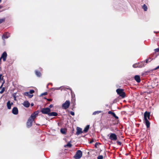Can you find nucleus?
<instances>
[{
  "instance_id": "f257e3e1",
  "label": "nucleus",
  "mask_w": 159,
  "mask_h": 159,
  "mask_svg": "<svg viewBox=\"0 0 159 159\" xmlns=\"http://www.w3.org/2000/svg\"><path fill=\"white\" fill-rule=\"evenodd\" d=\"M39 112L38 111H35L32 113L30 117L28 119L27 122V126L28 128L31 127L32 125V123L34 120V119L38 115Z\"/></svg>"
},
{
  "instance_id": "f03ea898",
  "label": "nucleus",
  "mask_w": 159,
  "mask_h": 159,
  "mask_svg": "<svg viewBox=\"0 0 159 159\" xmlns=\"http://www.w3.org/2000/svg\"><path fill=\"white\" fill-rule=\"evenodd\" d=\"M116 92L117 94L122 98L125 97V94L124 92V90L121 89H116Z\"/></svg>"
},
{
  "instance_id": "7ed1b4c3",
  "label": "nucleus",
  "mask_w": 159,
  "mask_h": 159,
  "mask_svg": "<svg viewBox=\"0 0 159 159\" xmlns=\"http://www.w3.org/2000/svg\"><path fill=\"white\" fill-rule=\"evenodd\" d=\"M50 111V109L48 107L42 108L41 110V111L42 114H47L48 116L49 115Z\"/></svg>"
},
{
  "instance_id": "20e7f679",
  "label": "nucleus",
  "mask_w": 159,
  "mask_h": 159,
  "mask_svg": "<svg viewBox=\"0 0 159 159\" xmlns=\"http://www.w3.org/2000/svg\"><path fill=\"white\" fill-rule=\"evenodd\" d=\"M108 136L109 139L112 141H116L117 139V135L114 133H110Z\"/></svg>"
},
{
  "instance_id": "39448f33",
  "label": "nucleus",
  "mask_w": 159,
  "mask_h": 159,
  "mask_svg": "<svg viewBox=\"0 0 159 159\" xmlns=\"http://www.w3.org/2000/svg\"><path fill=\"white\" fill-rule=\"evenodd\" d=\"M34 92L33 90H31L29 92H26L24 93V95L28 96L29 98H31L33 96V93Z\"/></svg>"
},
{
  "instance_id": "423d86ee",
  "label": "nucleus",
  "mask_w": 159,
  "mask_h": 159,
  "mask_svg": "<svg viewBox=\"0 0 159 159\" xmlns=\"http://www.w3.org/2000/svg\"><path fill=\"white\" fill-rule=\"evenodd\" d=\"M82 155V152L80 150H78L76 152V154L74 156V158L75 159H79L81 157Z\"/></svg>"
},
{
  "instance_id": "0eeeda50",
  "label": "nucleus",
  "mask_w": 159,
  "mask_h": 159,
  "mask_svg": "<svg viewBox=\"0 0 159 159\" xmlns=\"http://www.w3.org/2000/svg\"><path fill=\"white\" fill-rule=\"evenodd\" d=\"M70 105V101L68 100H66L64 103L62 104V107L63 109H66L69 107Z\"/></svg>"
},
{
  "instance_id": "6e6552de",
  "label": "nucleus",
  "mask_w": 159,
  "mask_h": 159,
  "mask_svg": "<svg viewBox=\"0 0 159 159\" xmlns=\"http://www.w3.org/2000/svg\"><path fill=\"white\" fill-rule=\"evenodd\" d=\"M10 37V34L8 32L5 33L2 36V38L3 40L5 39H7Z\"/></svg>"
},
{
  "instance_id": "1a4fd4ad",
  "label": "nucleus",
  "mask_w": 159,
  "mask_h": 159,
  "mask_svg": "<svg viewBox=\"0 0 159 159\" xmlns=\"http://www.w3.org/2000/svg\"><path fill=\"white\" fill-rule=\"evenodd\" d=\"M7 56V52H4L2 54L1 57V58L4 61H6Z\"/></svg>"
},
{
  "instance_id": "9d476101",
  "label": "nucleus",
  "mask_w": 159,
  "mask_h": 159,
  "mask_svg": "<svg viewBox=\"0 0 159 159\" xmlns=\"http://www.w3.org/2000/svg\"><path fill=\"white\" fill-rule=\"evenodd\" d=\"M150 113L149 112H148L147 111H146L144 113V119H148H148L150 118Z\"/></svg>"
},
{
  "instance_id": "9b49d317",
  "label": "nucleus",
  "mask_w": 159,
  "mask_h": 159,
  "mask_svg": "<svg viewBox=\"0 0 159 159\" xmlns=\"http://www.w3.org/2000/svg\"><path fill=\"white\" fill-rule=\"evenodd\" d=\"M77 131L76 132V134L79 135L80 134L82 133L83 132L82 131V129L81 128L77 127Z\"/></svg>"
},
{
  "instance_id": "f8f14e48",
  "label": "nucleus",
  "mask_w": 159,
  "mask_h": 159,
  "mask_svg": "<svg viewBox=\"0 0 159 159\" xmlns=\"http://www.w3.org/2000/svg\"><path fill=\"white\" fill-rule=\"evenodd\" d=\"M18 109L16 107H14L12 110V113L14 115H17L18 114Z\"/></svg>"
},
{
  "instance_id": "ddd939ff",
  "label": "nucleus",
  "mask_w": 159,
  "mask_h": 159,
  "mask_svg": "<svg viewBox=\"0 0 159 159\" xmlns=\"http://www.w3.org/2000/svg\"><path fill=\"white\" fill-rule=\"evenodd\" d=\"M134 78L136 81L138 83H139L140 82L141 80L139 76L136 75L135 76Z\"/></svg>"
},
{
  "instance_id": "4468645a",
  "label": "nucleus",
  "mask_w": 159,
  "mask_h": 159,
  "mask_svg": "<svg viewBox=\"0 0 159 159\" xmlns=\"http://www.w3.org/2000/svg\"><path fill=\"white\" fill-rule=\"evenodd\" d=\"M23 105L26 107H28L30 106V103L28 101H26L23 102Z\"/></svg>"
},
{
  "instance_id": "2eb2a0df",
  "label": "nucleus",
  "mask_w": 159,
  "mask_h": 159,
  "mask_svg": "<svg viewBox=\"0 0 159 159\" xmlns=\"http://www.w3.org/2000/svg\"><path fill=\"white\" fill-rule=\"evenodd\" d=\"M145 124L147 128H149L150 126V123L148 120V119H144Z\"/></svg>"
},
{
  "instance_id": "dca6fc26",
  "label": "nucleus",
  "mask_w": 159,
  "mask_h": 159,
  "mask_svg": "<svg viewBox=\"0 0 159 159\" xmlns=\"http://www.w3.org/2000/svg\"><path fill=\"white\" fill-rule=\"evenodd\" d=\"M108 114L112 115V116L113 117H114L116 119H118V117L117 116H116V115L115 114L114 112L110 111L108 112Z\"/></svg>"
},
{
  "instance_id": "f3484780",
  "label": "nucleus",
  "mask_w": 159,
  "mask_h": 159,
  "mask_svg": "<svg viewBox=\"0 0 159 159\" xmlns=\"http://www.w3.org/2000/svg\"><path fill=\"white\" fill-rule=\"evenodd\" d=\"M57 113L56 112H50L49 113V116H57Z\"/></svg>"
},
{
  "instance_id": "a211bd4d",
  "label": "nucleus",
  "mask_w": 159,
  "mask_h": 159,
  "mask_svg": "<svg viewBox=\"0 0 159 159\" xmlns=\"http://www.w3.org/2000/svg\"><path fill=\"white\" fill-rule=\"evenodd\" d=\"M144 62H140L138 63L139 68H141L144 66Z\"/></svg>"
},
{
  "instance_id": "6ab92c4d",
  "label": "nucleus",
  "mask_w": 159,
  "mask_h": 159,
  "mask_svg": "<svg viewBox=\"0 0 159 159\" xmlns=\"http://www.w3.org/2000/svg\"><path fill=\"white\" fill-rule=\"evenodd\" d=\"M13 104V103L11 102L10 103V101H8L7 103V108L8 109H10L11 108V105Z\"/></svg>"
},
{
  "instance_id": "aec40b11",
  "label": "nucleus",
  "mask_w": 159,
  "mask_h": 159,
  "mask_svg": "<svg viewBox=\"0 0 159 159\" xmlns=\"http://www.w3.org/2000/svg\"><path fill=\"white\" fill-rule=\"evenodd\" d=\"M89 128V125H87L84 128L83 132L84 133H86L88 132Z\"/></svg>"
},
{
  "instance_id": "412c9836",
  "label": "nucleus",
  "mask_w": 159,
  "mask_h": 159,
  "mask_svg": "<svg viewBox=\"0 0 159 159\" xmlns=\"http://www.w3.org/2000/svg\"><path fill=\"white\" fill-rule=\"evenodd\" d=\"M35 74L38 77H40L41 76V73L40 72L37 70H35Z\"/></svg>"
},
{
  "instance_id": "4be33fe9",
  "label": "nucleus",
  "mask_w": 159,
  "mask_h": 159,
  "mask_svg": "<svg viewBox=\"0 0 159 159\" xmlns=\"http://www.w3.org/2000/svg\"><path fill=\"white\" fill-rule=\"evenodd\" d=\"M3 76H2V74H0V80L1 81H3V84L5 83V80H3Z\"/></svg>"
},
{
  "instance_id": "5701e85b",
  "label": "nucleus",
  "mask_w": 159,
  "mask_h": 159,
  "mask_svg": "<svg viewBox=\"0 0 159 159\" xmlns=\"http://www.w3.org/2000/svg\"><path fill=\"white\" fill-rule=\"evenodd\" d=\"M71 146V144L70 143H68L67 144L65 145L64 146L65 148H70Z\"/></svg>"
},
{
  "instance_id": "b1692460",
  "label": "nucleus",
  "mask_w": 159,
  "mask_h": 159,
  "mask_svg": "<svg viewBox=\"0 0 159 159\" xmlns=\"http://www.w3.org/2000/svg\"><path fill=\"white\" fill-rule=\"evenodd\" d=\"M144 9V11H147L148 9L147 7L145 4H144L142 7Z\"/></svg>"
},
{
  "instance_id": "393cba45",
  "label": "nucleus",
  "mask_w": 159,
  "mask_h": 159,
  "mask_svg": "<svg viewBox=\"0 0 159 159\" xmlns=\"http://www.w3.org/2000/svg\"><path fill=\"white\" fill-rule=\"evenodd\" d=\"M60 132L62 134H65L66 133L65 130L64 129H60Z\"/></svg>"
},
{
  "instance_id": "a878e982",
  "label": "nucleus",
  "mask_w": 159,
  "mask_h": 159,
  "mask_svg": "<svg viewBox=\"0 0 159 159\" xmlns=\"http://www.w3.org/2000/svg\"><path fill=\"white\" fill-rule=\"evenodd\" d=\"M101 111H95L94 112H93V115H96L97 114H98L101 113Z\"/></svg>"
},
{
  "instance_id": "bb28decb",
  "label": "nucleus",
  "mask_w": 159,
  "mask_h": 159,
  "mask_svg": "<svg viewBox=\"0 0 159 159\" xmlns=\"http://www.w3.org/2000/svg\"><path fill=\"white\" fill-rule=\"evenodd\" d=\"M100 145V144L99 143H96L95 144V147L96 148H98V146H99V145Z\"/></svg>"
},
{
  "instance_id": "cd10ccee",
  "label": "nucleus",
  "mask_w": 159,
  "mask_h": 159,
  "mask_svg": "<svg viewBox=\"0 0 159 159\" xmlns=\"http://www.w3.org/2000/svg\"><path fill=\"white\" fill-rule=\"evenodd\" d=\"M103 155H99L97 157V159H103Z\"/></svg>"
},
{
  "instance_id": "c85d7f7f",
  "label": "nucleus",
  "mask_w": 159,
  "mask_h": 159,
  "mask_svg": "<svg viewBox=\"0 0 159 159\" xmlns=\"http://www.w3.org/2000/svg\"><path fill=\"white\" fill-rule=\"evenodd\" d=\"M5 18H3L2 19H0V24L2 23L3 22H4L5 20Z\"/></svg>"
},
{
  "instance_id": "c756f323",
  "label": "nucleus",
  "mask_w": 159,
  "mask_h": 159,
  "mask_svg": "<svg viewBox=\"0 0 159 159\" xmlns=\"http://www.w3.org/2000/svg\"><path fill=\"white\" fill-rule=\"evenodd\" d=\"M133 66L134 68L139 67V66L138 64H135L133 65Z\"/></svg>"
},
{
  "instance_id": "7c9ffc66",
  "label": "nucleus",
  "mask_w": 159,
  "mask_h": 159,
  "mask_svg": "<svg viewBox=\"0 0 159 159\" xmlns=\"http://www.w3.org/2000/svg\"><path fill=\"white\" fill-rule=\"evenodd\" d=\"M151 60V59L150 58H149L148 59H146V62L147 63L148 61L150 62Z\"/></svg>"
},
{
  "instance_id": "2f4dec72",
  "label": "nucleus",
  "mask_w": 159,
  "mask_h": 159,
  "mask_svg": "<svg viewBox=\"0 0 159 159\" xmlns=\"http://www.w3.org/2000/svg\"><path fill=\"white\" fill-rule=\"evenodd\" d=\"M61 87H59V88H52V89H53L54 90H59L60 89V88Z\"/></svg>"
},
{
  "instance_id": "473e14b6",
  "label": "nucleus",
  "mask_w": 159,
  "mask_h": 159,
  "mask_svg": "<svg viewBox=\"0 0 159 159\" xmlns=\"http://www.w3.org/2000/svg\"><path fill=\"white\" fill-rule=\"evenodd\" d=\"M5 90V88H3L2 89V90L0 91V93L2 94L3 93L4 91Z\"/></svg>"
},
{
  "instance_id": "72a5a7b5",
  "label": "nucleus",
  "mask_w": 159,
  "mask_h": 159,
  "mask_svg": "<svg viewBox=\"0 0 159 159\" xmlns=\"http://www.w3.org/2000/svg\"><path fill=\"white\" fill-rule=\"evenodd\" d=\"M47 94V92H44V93H42L41 95H40V96H42L43 95H45Z\"/></svg>"
},
{
  "instance_id": "f704fd0d",
  "label": "nucleus",
  "mask_w": 159,
  "mask_h": 159,
  "mask_svg": "<svg viewBox=\"0 0 159 159\" xmlns=\"http://www.w3.org/2000/svg\"><path fill=\"white\" fill-rule=\"evenodd\" d=\"M70 113L72 116H74L75 115V113L73 111H70Z\"/></svg>"
},
{
  "instance_id": "c9c22d12",
  "label": "nucleus",
  "mask_w": 159,
  "mask_h": 159,
  "mask_svg": "<svg viewBox=\"0 0 159 159\" xmlns=\"http://www.w3.org/2000/svg\"><path fill=\"white\" fill-rule=\"evenodd\" d=\"M154 50L156 52H159V48L155 49Z\"/></svg>"
},
{
  "instance_id": "e433bc0d",
  "label": "nucleus",
  "mask_w": 159,
  "mask_h": 159,
  "mask_svg": "<svg viewBox=\"0 0 159 159\" xmlns=\"http://www.w3.org/2000/svg\"><path fill=\"white\" fill-rule=\"evenodd\" d=\"M117 144L118 145H121V143L119 141H117Z\"/></svg>"
},
{
  "instance_id": "4c0bfd02",
  "label": "nucleus",
  "mask_w": 159,
  "mask_h": 159,
  "mask_svg": "<svg viewBox=\"0 0 159 159\" xmlns=\"http://www.w3.org/2000/svg\"><path fill=\"white\" fill-rule=\"evenodd\" d=\"M159 68V65L157 67L154 69V70H155Z\"/></svg>"
},
{
  "instance_id": "58836bf2",
  "label": "nucleus",
  "mask_w": 159,
  "mask_h": 159,
  "mask_svg": "<svg viewBox=\"0 0 159 159\" xmlns=\"http://www.w3.org/2000/svg\"><path fill=\"white\" fill-rule=\"evenodd\" d=\"M53 105L51 104V105H50V106H49V108H52L53 107Z\"/></svg>"
},
{
  "instance_id": "ea45409f",
  "label": "nucleus",
  "mask_w": 159,
  "mask_h": 159,
  "mask_svg": "<svg viewBox=\"0 0 159 159\" xmlns=\"http://www.w3.org/2000/svg\"><path fill=\"white\" fill-rule=\"evenodd\" d=\"M47 100H48V101H52V99H47Z\"/></svg>"
},
{
  "instance_id": "a19ab883",
  "label": "nucleus",
  "mask_w": 159,
  "mask_h": 159,
  "mask_svg": "<svg viewBox=\"0 0 159 159\" xmlns=\"http://www.w3.org/2000/svg\"><path fill=\"white\" fill-rule=\"evenodd\" d=\"M2 6L0 5V9L2 8Z\"/></svg>"
},
{
  "instance_id": "79ce46f5",
  "label": "nucleus",
  "mask_w": 159,
  "mask_h": 159,
  "mask_svg": "<svg viewBox=\"0 0 159 159\" xmlns=\"http://www.w3.org/2000/svg\"><path fill=\"white\" fill-rule=\"evenodd\" d=\"M67 89H69L70 90H71V91H72V90H71V89H70V88H67Z\"/></svg>"
},
{
  "instance_id": "37998d69",
  "label": "nucleus",
  "mask_w": 159,
  "mask_h": 159,
  "mask_svg": "<svg viewBox=\"0 0 159 159\" xmlns=\"http://www.w3.org/2000/svg\"><path fill=\"white\" fill-rule=\"evenodd\" d=\"M33 105H34V104H33V103H31V106H33Z\"/></svg>"
},
{
  "instance_id": "c03bdc74",
  "label": "nucleus",
  "mask_w": 159,
  "mask_h": 159,
  "mask_svg": "<svg viewBox=\"0 0 159 159\" xmlns=\"http://www.w3.org/2000/svg\"><path fill=\"white\" fill-rule=\"evenodd\" d=\"M1 59H2L1 58H1H0V61H1Z\"/></svg>"
},
{
  "instance_id": "a18cd8bd",
  "label": "nucleus",
  "mask_w": 159,
  "mask_h": 159,
  "mask_svg": "<svg viewBox=\"0 0 159 159\" xmlns=\"http://www.w3.org/2000/svg\"><path fill=\"white\" fill-rule=\"evenodd\" d=\"M92 142V141H91V142H90V143H91Z\"/></svg>"
},
{
  "instance_id": "49530a36",
  "label": "nucleus",
  "mask_w": 159,
  "mask_h": 159,
  "mask_svg": "<svg viewBox=\"0 0 159 159\" xmlns=\"http://www.w3.org/2000/svg\"><path fill=\"white\" fill-rule=\"evenodd\" d=\"M3 83H2V85H3Z\"/></svg>"
}]
</instances>
